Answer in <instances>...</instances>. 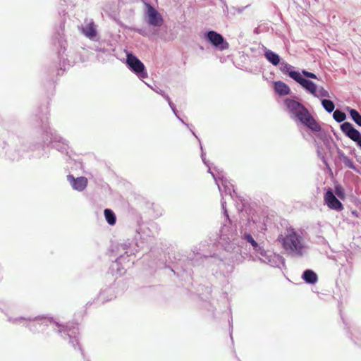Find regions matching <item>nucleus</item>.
I'll list each match as a JSON object with an SVG mask.
<instances>
[{"instance_id":"c756f323","label":"nucleus","mask_w":361,"mask_h":361,"mask_svg":"<svg viewBox=\"0 0 361 361\" xmlns=\"http://www.w3.org/2000/svg\"><path fill=\"white\" fill-rule=\"evenodd\" d=\"M301 73L302 76L304 75L305 77H306L307 78H312V79L317 78V75L314 73L309 72L306 70H302V73Z\"/></svg>"},{"instance_id":"f8f14e48","label":"nucleus","mask_w":361,"mask_h":361,"mask_svg":"<svg viewBox=\"0 0 361 361\" xmlns=\"http://www.w3.org/2000/svg\"><path fill=\"white\" fill-rule=\"evenodd\" d=\"M145 19L149 25L160 27L164 22L161 15L149 4H145Z\"/></svg>"},{"instance_id":"79ce46f5","label":"nucleus","mask_w":361,"mask_h":361,"mask_svg":"<svg viewBox=\"0 0 361 361\" xmlns=\"http://www.w3.org/2000/svg\"><path fill=\"white\" fill-rule=\"evenodd\" d=\"M139 33H140V34H141V35H144V32H143L142 30H140V31H139Z\"/></svg>"},{"instance_id":"f03ea898","label":"nucleus","mask_w":361,"mask_h":361,"mask_svg":"<svg viewBox=\"0 0 361 361\" xmlns=\"http://www.w3.org/2000/svg\"><path fill=\"white\" fill-rule=\"evenodd\" d=\"M36 121L40 124L43 132L42 141L44 145H50L52 148L62 154H68L69 149L68 142L51 128L48 125V110L44 106L43 109L36 114Z\"/></svg>"},{"instance_id":"423d86ee","label":"nucleus","mask_w":361,"mask_h":361,"mask_svg":"<svg viewBox=\"0 0 361 361\" xmlns=\"http://www.w3.org/2000/svg\"><path fill=\"white\" fill-rule=\"evenodd\" d=\"M284 104L291 114V118L297 119L313 132L317 133L321 131L322 128L320 125L315 121L303 104L289 98L284 100Z\"/></svg>"},{"instance_id":"f3484780","label":"nucleus","mask_w":361,"mask_h":361,"mask_svg":"<svg viewBox=\"0 0 361 361\" xmlns=\"http://www.w3.org/2000/svg\"><path fill=\"white\" fill-rule=\"evenodd\" d=\"M67 180L71 187L78 192L83 191L87 185V179L84 176L75 178L73 175H68Z\"/></svg>"},{"instance_id":"58836bf2","label":"nucleus","mask_w":361,"mask_h":361,"mask_svg":"<svg viewBox=\"0 0 361 361\" xmlns=\"http://www.w3.org/2000/svg\"><path fill=\"white\" fill-rule=\"evenodd\" d=\"M176 118H178V120H179L182 123L185 124V126H187L188 127L189 126V125H188V123H185L184 122V121H183L181 118H180V117H179V116H178V117H176Z\"/></svg>"},{"instance_id":"0eeeda50","label":"nucleus","mask_w":361,"mask_h":361,"mask_svg":"<svg viewBox=\"0 0 361 361\" xmlns=\"http://www.w3.org/2000/svg\"><path fill=\"white\" fill-rule=\"evenodd\" d=\"M226 223H225L220 229V240L224 245H228L225 248L229 250L239 245V234L236 228L232 226L228 216Z\"/></svg>"},{"instance_id":"f704fd0d","label":"nucleus","mask_w":361,"mask_h":361,"mask_svg":"<svg viewBox=\"0 0 361 361\" xmlns=\"http://www.w3.org/2000/svg\"><path fill=\"white\" fill-rule=\"evenodd\" d=\"M152 89L154 92H156L157 93L159 94H160V95H161V96H162V95L164 94V92L162 90L159 89V88L154 89V88H152Z\"/></svg>"},{"instance_id":"9d476101","label":"nucleus","mask_w":361,"mask_h":361,"mask_svg":"<svg viewBox=\"0 0 361 361\" xmlns=\"http://www.w3.org/2000/svg\"><path fill=\"white\" fill-rule=\"evenodd\" d=\"M280 71L283 74L288 75L290 78L301 85V87L305 84L308 85V79L302 77L299 71H295L293 66L285 61H282L281 63L280 62Z\"/></svg>"},{"instance_id":"ddd939ff","label":"nucleus","mask_w":361,"mask_h":361,"mask_svg":"<svg viewBox=\"0 0 361 361\" xmlns=\"http://www.w3.org/2000/svg\"><path fill=\"white\" fill-rule=\"evenodd\" d=\"M341 131L356 144L361 149V133L354 128L353 125L349 122H343L341 125Z\"/></svg>"},{"instance_id":"393cba45","label":"nucleus","mask_w":361,"mask_h":361,"mask_svg":"<svg viewBox=\"0 0 361 361\" xmlns=\"http://www.w3.org/2000/svg\"><path fill=\"white\" fill-rule=\"evenodd\" d=\"M333 118L336 122L341 123L345 120L346 114L341 110L336 109L334 111Z\"/></svg>"},{"instance_id":"5701e85b","label":"nucleus","mask_w":361,"mask_h":361,"mask_svg":"<svg viewBox=\"0 0 361 361\" xmlns=\"http://www.w3.org/2000/svg\"><path fill=\"white\" fill-rule=\"evenodd\" d=\"M321 103H322L323 108L328 113H331V112L334 111L335 104L331 100L327 99H322L321 100Z\"/></svg>"},{"instance_id":"4c0bfd02","label":"nucleus","mask_w":361,"mask_h":361,"mask_svg":"<svg viewBox=\"0 0 361 361\" xmlns=\"http://www.w3.org/2000/svg\"><path fill=\"white\" fill-rule=\"evenodd\" d=\"M9 156V158L13 161L15 160H18L20 159V156L19 155H17V156H12V155H8Z\"/></svg>"},{"instance_id":"ea45409f","label":"nucleus","mask_w":361,"mask_h":361,"mask_svg":"<svg viewBox=\"0 0 361 361\" xmlns=\"http://www.w3.org/2000/svg\"><path fill=\"white\" fill-rule=\"evenodd\" d=\"M143 228L140 226L139 229L137 230V232L138 233L139 235H140V238L142 237V234H141V231L142 230Z\"/></svg>"},{"instance_id":"72a5a7b5","label":"nucleus","mask_w":361,"mask_h":361,"mask_svg":"<svg viewBox=\"0 0 361 361\" xmlns=\"http://www.w3.org/2000/svg\"><path fill=\"white\" fill-rule=\"evenodd\" d=\"M106 291V290H103L102 292H101L99 293V300H102L103 302H105V301H108L109 299H104L102 298V295L104 293V292Z\"/></svg>"},{"instance_id":"6ab92c4d","label":"nucleus","mask_w":361,"mask_h":361,"mask_svg":"<svg viewBox=\"0 0 361 361\" xmlns=\"http://www.w3.org/2000/svg\"><path fill=\"white\" fill-rule=\"evenodd\" d=\"M263 48L264 57L270 63L275 66L280 64L281 57L278 54L267 49L265 47H263Z\"/></svg>"},{"instance_id":"dca6fc26","label":"nucleus","mask_w":361,"mask_h":361,"mask_svg":"<svg viewBox=\"0 0 361 361\" xmlns=\"http://www.w3.org/2000/svg\"><path fill=\"white\" fill-rule=\"evenodd\" d=\"M308 82V85L305 84L302 86V87L305 89L308 93L317 98H328L330 97L329 92L326 90L323 87L317 88L316 84L309 79Z\"/></svg>"},{"instance_id":"2eb2a0df","label":"nucleus","mask_w":361,"mask_h":361,"mask_svg":"<svg viewBox=\"0 0 361 361\" xmlns=\"http://www.w3.org/2000/svg\"><path fill=\"white\" fill-rule=\"evenodd\" d=\"M324 202L327 207L336 212H341L343 209V205L341 202L336 197L333 190L329 188L324 195Z\"/></svg>"},{"instance_id":"7ed1b4c3","label":"nucleus","mask_w":361,"mask_h":361,"mask_svg":"<svg viewBox=\"0 0 361 361\" xmlns=\"http://www.w3.org/2000/svg\"><path fill=\"white\" fill-rule=\"evenodd\" d=\"M285 253L293 257H302L307 250L302 233L292 227L287 228L277 238Z\"/></svg>"},{"instance_id":"cd10ccee","label":"nucleus","mask_w":361,"mask_h":361,"mask_svg":"<svg viewBox=\"0 0 361 361\" xmlns=\"http://www.w3.org/2000/svg\"><path fill=\"white\" fill-rule=\"evenodd\" d=\"M335 193L341 200L345 198V192L341 185H337L335 186Z\"/></svg>"},{"instance_id":"a19ab883","label":"nucleus","mask_w":361,"mask_h":361,"mask_svg":"<svg viewBox=\"0 0 361 361\" xmlns=\"http://www.w3.org/2000/svg\"><path fill=\"white\" fill-rule=\"evenodd\" d=\"M63 1H64L66 4H72L73 3V0H62Z\"/></svg>"},{"instance_id":"1a4fd4ad","label":"nucleus","mask_w":361,"mask_h":361,"mask_svg":"<svg viewBox=\"0 0 361 361\" xmlns=\"http://www.w3.org/2000/svg\"><path fill=\"white\" fill-rule=\"evenodd\" d=\"M137 245L133 242H125L118 245V250L124 251V255H121L115 261L114 267L116 266L118 271H121L119 265H121L126 257L135 255L137 252Z\"/></svg>"},{"instance_id":"6e6552de","label":"nucleus","mask_w":361,"mask_h":361,"mask_svg":"<svg viewBox=\"0 0 361 361\" xmlns=\"http://www.w3.org/2000/svg\"><path fill=\"white\" fill-rule=\"evenodd\" d=\"M126 65L140 79H144L147 77V73L144 63L132 53L128 52L126 54Z\"/></svg>"},{"instance_id":"aec40b11","label":"nucleus","mask_w":361,"mask_h":361,"mask_svg":"<svg viewBox=\"0 0 361 361\" xmlns=\"http://www.w3.org/2000/svg\"><path fill=\"white\" fill-rule=\"evenodd\" d=\"M274 89L279 96H286L290 93V89L288 85L280 80L274 82Z\"/></svg>"},{"instance_id":"e433bc0d","label":"nucleus","mask_w":361,"mask_h":361,"mask_svg":"<svg viewBox=\"0 0 361 361\" xmlns=\"http://www.w3.org/2000/svg\"><path fill=\"white\" fill-rule=\"evenodd\" d=\"M162 97L167 101L168 104L170 103V102H171L169 96L168 94H166L165 92L164 93V94L162 95Z\"/></svg>"},{"instance_id":"473e14b6","label":"nucleus","mask_w":361,"mask_h":361,"mask_svg":"<svg viewBox=\"0 0 361 361\" xmlns=\"http://www.w3.org/2000/svg\"><path fill=\"white\" fill-rule=\"evenodd\" d=\"M338 157H339V159H341V161H343V159L347 157V156H345V154H344L342 151H341V150H339V151L338 152Z\"/></svg>"},{"instance_id":"a878e982","label":"nucleus","mask_w":361,"mask_h":361,"mask_svg":"<svg viewBox=\"0 0 361 361\" xmlns=\"http://www.w3.org/2000/svg\"><path fill=\"white\" fill-rule=\"evenodd\" d=\"M351 338L353 340L356 345H361V332L359 331H355L351 333Z\"/></svg>"},{"instance_id":"bb28decb","label":"nucleus","mask_w":361,"mask_h":361,"mask_svg":"<svg viewBox=\"0 0 361 361\" xmlns=\"http://www.w3.org/2000/svg\"><path fill=\"white\" fill-rule=\"evenodd\" d=\"M58 43H59V45L60 46V47H61V49L59 51V56H60L61 59H63V60L64 61L65 59L63 57L61 51L63 52V54L64 53L66 42L61 37H60V38L58 40Z\"/></svg>"},{"instance_id":"7c9ffc66","label":"nucleus","mask_w":361,"mask_h":361,"mask_svg":"<svg viewBox=\"0 0 361 361\" xmlns=\"http://www.w3.org/2000/svg\"><path fill=\"white\" fill-rule=\"evenodd\" d=\"M170 108L171 109L173 113L174 114V115L178 117V111L176 108V106L174 105V104L172 102H170V103L169 104Z\"/></svg>"},{"instance_id":"39448f33","label":"nucleus","mask_w":361,"mask_h":361,"mask_svg":"<svg viewBox=\"0 0 361 361\" xmlns=\"http://www.w3.org/2000/svg\"><path fill=\"white\" fill-rule=\"evenodd\" d=\"M255 224V221L252 222L248 221L245 227L242 226L240 231L239 240H245L246 243L250 244L255 254L257 255L259 259L265 264H267L273 267H278L283 262V258L279 255L275 254L270 250H266L262 246L257 243L250 231H247V226H250L251 224Z\"/></svg>"},{"instance_id":"20e7f679","label":"nucleus","mask_w":361,"mask_h":361,"mask_svg":"<svg viewBox=\"0 0 361 361\" xmlns=\"http://www.w3.org/2000/svg\"><path fill=\"white\" fill-rule=\"evenodd\" d=\"M192 134L200 142L195 133L190 130ZM200 149H201V158L203 163L208 167V173H209L215 180L216 184L218 186L219 190L221 193V204L222 207V210L224 212V216H228V212L226 208V197L228 196L231 199H233V193H235V190L233 189V185L224 176V173L223 171H220L216 167L213 168V171L212 170L209 163L206 160L205 153L204 152L203 147L200 142Z\"/></svg>"},{"instance_id":"412c9836","label":"nucleus","mask_w":361,"mask_h":361,"mask_svg":"<svg viewBox=\"0 0 361 361\" xmlns=\"http://www.w3.org/2000/svg\"><path fill=\"white\" fill-rule=\"evenodd\" d=\"M302 279L308 284H315L318 281L317 274L312 269L305 270Z\"/></svg>"},{"instance_id":"2f4dec72","label":"nucleus","mask_w":361,"mask_h":361,"mask_svg":"<svg viewBox=\"0 0 361 361\" xmlns=\"http://www.w3.org/2000/svg\"><path fill=\"white\" fill-rule=\"evenodd\" d=\"M257 228L260 232H263L267 230V226L264 222L259 223V224L257 226Z\"/></svg>"},{"instance_id":"4468645a","label":"nucleus","mask_w":361,"mask_h":361,"mask_svg":"<svg viewBox=\"0 0 361 361\" xmlns=\"http://www.w3.org/2000/svg\"><path fill=\"white\" fill-rule=\"evenodd\" d=\"M193 255L195 257V259L189 257L190 261L191 262V264L192 266H198L201 263L207 262V263H214L217 266H219L220 264H223V261L221 259L217 257V255H213L211 257H208L207 255H202L199 252H195V250H192Z\"/></svg>"},{"instance_id":"4be33fe9","label":"nucleus","mask_w":361,"mask_h":361,"mask_svg":"<svg viewBox=\"0 0 361 361\" xmlns=\"http://www.w3.org/2000/svg\"><path fill=\"white\" fill-rule=\"evenodd\" d=\"M104 214L107 223L111 226L115 225L116 222V216L115 213L110 209H105Z\"/></svg>"},{"instance_id":"a211bd4d","label":"nucleus","mask_w":361,"mask_h":361,"mask_svg":"<svg viewBox=\"0 0 361 361\" xmlns=\"http://www.w3.org/2000/svg\"><path fill=\"white\" fill-rule=\"evenodd\" d=\"M82 34L91 40H94L97 35L96 25L92 20H91L85 25L82 26Z\"/></svg>"},{"instance_id":"f257e3e1","label":"nucleus","mask_w":361,"mask_h":361,"mask_svg":"<svg viewBox=\"0 0 361 361\" xmlns=\"http://www.w3.org/2000/svg\"><path fill=\"white\" fill-rule=\"evenodd\" d=\"M8 321L14 324H23L26 327H28L33 333H37L39 330V327L47 326L53 331H56L62 338L69 339V343L74 349H79L81 350L78 345V327L64 326L59 324L58 322L54 321L52 318H45L44 317L38 316L36 317H10Z\"/></svg>"},{"instance_id":"c85d7f7f","label":"nucleus","mask_w":361,"mask_h":361,"mask_svg":"<svg viewBox=\"0 0 361 361\" xmlns=\"http://www.w3.org/2000/svg\"><path fill=\"white\" fill-rule=\"evenodd\" d=\"M342 162L344 164V165L350 169H355V166L353 161V160L349 158L348 157H346L343 161Z\"/></svg>"},{"instance_id":"9b49d317","label":"nucleus","mask_w":361,"mask_h":361,"mask_svg":"<svg viewBox=\"0 0 361 361\" xmlns=\"http://www.w3.org/2000/svg\"><path fill=\"white\" fill-rule=\"evenodd\" d=\"M204 36L206 40L221 51L227 49L229 47L228 43L224 37L215 31H207L204 33Z\"/></svg>"},{"instance_id":"c9c22d12","label":"nucleus","mask_w":361,"mask_h":361,"mask_svg":"<svg viewBox=\"0 0 361 361\" xmlns=\"http://www.w3.org/2000/svg\"><path fill=\"white\" fill-rule=\"evenodd\" d=\"M162 97L167 101L168 104L170 103V102H171L169 96L168 94H166L165 92L164 93V94L162 95Z\"/></svg>"},{"instance_id":"b1692460","label":"nucleus","mask_w":361,"mask_h":361,"mask_svg":"<svg viewBox=\"0 0 361 361\" xmlns=\"http://www.w3.org/2000/svg\"><path fill=\"white\" fill-rule=\"evenodd\" d=\"M348 109L351 118L356 124L361 126V114L356 109L350 108Z\"/></svg>"}]
</instances>
